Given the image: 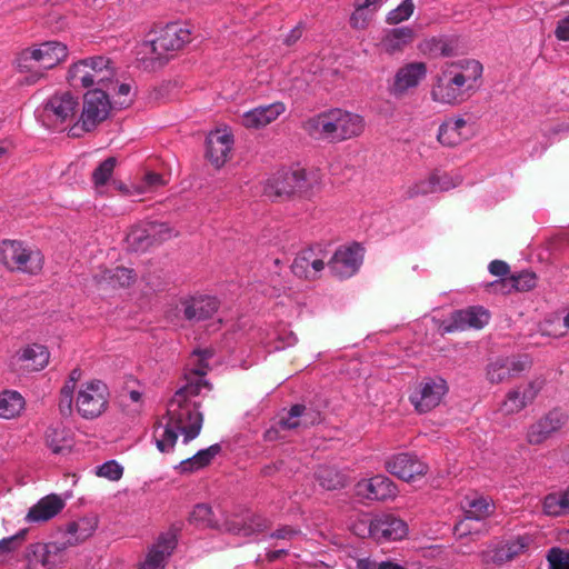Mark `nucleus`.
<instances>
[{
  "mask_svg": "<svg viewBox=\"0 0 569 569\" xmlns=\"http://www.w3.org/2000/svg\"><path fill=\"white\" fill-rule=\"evenodd\" d=\"M211 357L212 351L209 349L193 352L194 368L184 373V385L169 399L166 413L156 421L152 438L160 452H171L179 436H182V442L187 445L200 435L203 415L197 398L203 390H211L204 379L208 369L206 360Z\"/></svg>",
  "mask_w": 569,
  "mask_h": 569,
  "instance_id": "f257e3e1",
  "label": "nucleus"
},
{
  "mask_svg": "<svg viewBox=\"0 0 569 569\" xmlns=\"http://www.w3.org/2000/svg\"><path fill=\"white\" fill-rule=\"evenodd\" d=\"M483 67L475 59L446 62L433 77L430 97L442 106H458L467 101L480 88Z\"/></svg>",
  "mask_w": 569,
  "mask_h": 569,
  "instance_id": "f03ea898",
  "label": "nucleus"
},
{
  "mask_svg": "<svg viewBox=\"0 0 569 569\" xmlns=\"http://www.w3.org/2000/svg\"><path fill=\"white\" fill-rule=\"evenodd\" d=\"M305 128L315 138L343 141L360 136L365 129V121L359 114L332 109L310 118Z\"/></svg>",
  "mask_w": 569,
  "mask_h": 569,
  "instance_id": "7ed1b4c3",
  "label": "nucleus"
},
{
  "mask_svg": "<svg viewBox=\"0 0 569 569\" xmlns=\"http://www.w3.org/2000/svg\"><path fill=\"white\" fill-rule=\"evenodd\" d=\"M116 76L111 60L97 56L73 63L68 71V81L73 88L97 87L103 91Z\"/></svg>",
  "mask_w": 569,
  "mask_h": 569,
  "instance_id": "20e7f679",
  "label": "nucleus"
},
{
  "mask_svg": "<svg viewBox=\"0 0 569 569\" xmlns=\"http://www.w3.org/2000/svg\"><path fill=\"white\" fill-rule=\"evenodd\" d=\"M191 40L190 29L181 23H168L158 36L141 42L138 47V56L141 61H157L171 51L180 50Z\"/></svg>",
  "mask_w": 569,
  "mask_h": 569,
  "instance_id": "39448f33",
  "label": "nucleus"
},
{
  "mask_svg": "<svg viewBox=\"0 0 569 569\" xmlns=\"http://www.w3.org/2000/svg\"><path fill=\"white\" fill-rule=\"evenodd\" d=\"M319 184L318 173L306 169H293L277 172L268 179L264 193L272 198L290 197L292 194H309Z\"/></svg>",
  "mask_w": 569,
  "mask_h": 569,
  "instance_id": "423d86ee",
  "label": "nucleus"
},
{
  "mask_svg": "<svg viewBox=\"0 0 569 569\" xmlns=\"http://www.w3.org/2000/svg\"><path fill=\"white\" fill-rule=\"evenodd\" d=\"M0 263L9 271L38 274L43 268V256L19 240L0 242Z\"/></svg>",
  "mask_w": 569,
  "mask_h": 569,
  "instance_id": "0eeeda50",
  "label": "nucleus"
},
{
  "mask_svg": "<svg viewBox=\"0 0 569 569\" xmlns=\"http://www.w3.org/2000/svg\"><path fill=\"white\" fill-rule=\"evenodd\" d=\"M111 110L109 96L102 89L88 91L84 96L83 108L79 120L70 128L69 136L80 137L83 132L92 131L104 121Z\"/></svg>",
  "mask_w": 569,
  "mask_h": 569,
  "instance_id": "6e6552de",
  "label": "nucleus"
},
{
  "mask_svg": "<svg viewBox=\"0 0 569 569\" xmlns=\"http://www.w3.org/2000/svg\"><path fill=\"white\" fill-rule=\"evenodd\" d=\"M109 389L101 380H90L81 385L74 400L78 413L84 419L101 416L108 406Z\"/></svg>",
  "mask_w": 569,
  "mask_h": 569,
  "instance_id": "1a4fd4ad",
  "label": "nucleus"
},
{
  "mask_svg": "<svg viewBox=\"0 0 569 569\" xmlns=\"http://www.w3.org/2000/svg\"><path fill=\"white\" fill-rule=\"evenodd\" d=\"M79 101L70 92H59L50 97L39 110V117L47 128L57 129L72 121L78 111Z\"/></svg>",
  "mask_w": 569,
  "mask_h": 569,
  "instance_id": "9d476101",
  "label": "nucleus"
},
{
  "mask_svg": "<svg viewBox=\"0 0 569 569\" xmlns=\"http://www.w3.org/2000/svg\"><path fill=\"white\" fill-rule=\"evenodd\" d=\"M448 392L447 381L441 377L423 378L410 395V402L415 409L425 413L440 405Z\"/></svg>",
  "mask_w": 569,
  "mask_h": 569,
  "instance_id": "9b49d317",
  "label": "nucleus"
},
{
  "mask_svg": "<svg viewBox=\"0 0 569 569\" xmlns=\"http://www.w3.org/2000/svg\"><path fill=\"white\" fill-rule=\"evenodd\" d=\"M219 307L220 302L216 297L196 292L180 297L177 311L182 313L183 319L199 322L210 319Z\"/></svg>",
  "mask_w": 569,
  "mask_h": 569,
  "instance_id": "f8f14e48",
  "label": "nucleus"
},
{
  "mask_svg": "<svg viewBox=\"0 0 569 569\" xmlns=\"http://www.w3.org/2000/svg\"><path fill=\"white\" fill-rule=\"evenodd\" d=\"M64 546L57 542L32 543L27 548V569H54L64 561Z\"/></svg>",
  "mask_w": 569,
  "mask_h": 569,
  "instance_id": "ddd939ff",
  "label": "nucleus"
},
{
  "mask_svg": "<svg viewBox=\"0 0 569 569\" xmlns=\"http://www.w3.org/2000/svg\"><path fill=\"white\" fill-rule=\"evenodd\" d=\"M489 320L490 313L487 309L480 306H472L453 311L449 320L441 325V331L443 333H451L468 329H481Z\"/></svg>",
  "mask_w": 569,
  "mask_h": 569,
  "instance_id": "4468645a",
  "label": "nucleus"
},
{
  "mask_svg": "<svg viewBox=\"0 0 569 569\" xmlns=\"http://www.w3.org/2000/svg\"><path fill=\"white\" fill-rule=\"evenodd\" d=\"M368 531L378 542L401 540L408 535V526L395 515L380 513L370 520Z\"/></svg>",
  "mask_w": 569,
  "mask_h": 569,
  "instance_id": "2eb2a0df",
  "label": "nucleus"
},
{
  "mask_svg": "<svg viewBox=\"0 0 569 569\" xmlns=\"http://www.w3.org/2000/svg\"><path fill=\"white\" fill-rule=\"evenodd\" d=\"M362 259L363 249L358 243H355L338 248L329 260L328 266L335 276L349 278L359 270Z\"/></svg>",
  "mask_w": 569,
  "mask_h": 569,
  "instance_id": "dca6fc26",
  "label": "nucleus"
},
{
  "mask_svg": "<svg viewBox=\"0 0 569 569\" xmlns=\"http://www.w3.org/2000/svg\"><path fill=\"white\" fill-rule=\"evenodd\" d=\"M427 64L425 62H409L400 67L390 86V93L395 97H402L410 90L416 89L427 77Z\"/></svg>",
  "mask_w": 569,
  "mask_h": 569,
  "instance_id": "f3484780",
  "label": "nucleus"
},
{
  "mask_svg": "<svg viewBox=\"0 0 569 569\" xmlns=\"http://www.w3.org/2000/svg\"><path fill=\"white\" fill-rule=\"evenodd\" d=\"M137 273L133 269L117 266L113 268H100L93 274V281L98 290H118L131 287L137 281Z\"/></svg>",
  "mask_w": 569,
  "mask_h": 569,
  "instance_id": "a211bd4d",
  "label": "nucleus"
},
{
  "mask_svg": "<svg viewBox=\"0 0 569 569\" xmlns=\"http://www.w3.org/2000/svg\"><path fill=\"white\" fill-rule=\"evenodd\" d=\"M386 469L393 476L405 481H410L417 476L427 473V465L411 453H398L386 461Z\"/></svg>",
  "mask_w": 569,
  "mask_h": 569,
  "instance_id": "6ab92c4d",
  "label": "nucleus"
},
{
  "mask_svg": "<svg viewBox=\"0 0 569 569\" xmlns=\"http://www.w3.org/2000/svg\"><path fill=\"white\" fill-rule=\"evenodd\" d=\"M528 362L519 357H500L486 367V377L490 383H502L520 375Z\"/></svg>",
  "mask_w": 569,
  "mask_h": 569,
  "instance_id": "aec40b11",
  "label": "nucleus"
},
{
  "mask_svg": "<svg viewBox=\"0 0 569 569\" xmlns=\"http://www.w3.org/2000/svg\"><path fill=\"white\" fill-rule=\"evenodd\" d=\"M566 422V416L559 410H551L532 423L527 431L530 445H540L559 431Z\"/></svg>",
  "mask_w": 569,
  "mask_h": 569,
  "instance_id": "412c9836",
  "label": "nucleus"
},
{
  "mask_svg": "<svg viewBox=\"0 0 569 569\" xmlns=\"http://www.w3.org/2000/svg\"><path fill=\"white\" fill-rule=\"evenodd\" d=\"M357 493L367 499L389 500L393 499L398 489L388 477L377 475L370 479H363L357 483Z\"/></svg>",
  "mask_w": 569,
  "mask_h": 569,
  "instance_id": "4be33fe9",
  "label": "nucleus"
},
{
  "mask_svg": "<svg viewBox=\"0 0 569 569\" xmlns=\"http://www.w3.org/2000/svg\"><path fill=\"white\" fill-rule=\"evenodd\" d=\"M232 144V134L226 129H217L209 133L207 138V157L216 168L224 164Z\"/></svg>",
  "mask_w": 569,
  "mask_h": 569,
  "instance_id": "5701e85b",
  "label": "nucleus"
},
{
  "mask_svg": "<svg viewBox=\"0 0 569 569\" xmlns=\"http://www.w3.org/2000/svg\"><path fill=\"white\" fill-rule=\"evenodd\" d=\"M176 545L177 538L172 531L160 535L139 569H163L166 560L176 548Z\"/></svg>",
  "mask_w": 569,
  "mask_h": 569,
  "instance_id": "b1692460",
  "label": "nucleus"
},
{
  "mask_svg": "<svg viewBox=\"0 0 569 569\" xmlns=\"http://www.w3.org/2000/svg\"><path fill=\"white\" fill-rule=\"evenodd\" d=\"M286 111L282 102L253 108L242 114L241 123L248 129H260L274 121Z\"/></svg>",
  "mask_w": 569,
  "mask_h": 569,
  "instance_id": "393cba45",
  "label": "nucleus"
},
{
  "mask_svg": "<svg viewBox=\"0 0 569 569\" xmlns=\"http://www.w3.org/2000/svg\"><path fill=\"white\" fill-rule=\"evenodd\" d=\"M453 187L455 184L450 181L449 177L431 173L430 176L407 186L403 191V196L408 199H412L419 196L447 191Z\"/></svg>",
  "mask_w": 569,
  "mask_h": 569,
  "instance_id": "a878e982",
  "label": "nucleus"
},
{
  "mask_svg": "<svg viewBox=\"0 0 569 569\" xmlns=\"http://www.w3.org/2000/svg\"><path fill=\"white\" fill-rule=\"evenodd\" d=\"M325 260L319 258L312 248L300 251L295 258L291 270L302 279H315L323 269Z\"/></svg>",
  "mask_w": 569,
  "mask_h": 569,
  "instance_id": "bb28decb",
  "label": "nucleus"
},
{
  "mask_svg": "<svg viewBox=\"0 0 569 569\" xmlns=\"http://www.w3.org/2000/svg\"><path fill=\"white\" fill-rule=\"evenodd\" d=\"M39 68L49 70L63 62L68 56V47L59 41H46L33 46Z\"/></svg>",
  "mask_w": 569,
  "mask_h": 569,
  "instance_id": "cd10ccee",
  "label": "nucleus"
},
{
  "mask_svg": "<svg viewBox=\"0 0 569 569\" xmlns=\"http://www.w3.org/2000/svg\"><path fill=\"white\" fill-rule=\"evenodd\" d=\"M64 508V500L58 495H48L33 505L27 516L29 523L44 522L56 517Z\"/></svg>",
  "mask_w": 569,
  "mask_h": 569,
  "instance_id": "c85d7f7f",
  "label": "nucleus"
},
{
  "mask_svg": "<svg viewBox=\"0 0 569 569\" xmlns=\"http://www.w3.org/2000/svg\"><path fill=\"white\" fill-rule=\"evenodd\" d=\"M463 508L465 518L455 527L460 536L469 533V521H481L492 512V505L483 497L467 499Z\"/></svg>",
  "mask_w": 569,
  "mask_h": 569,
  "instance_id": "c756f323",
  "label": "nucleus"
},
{
  "mask_svg": "<svg viewBox=\"0 0 569 569\" xmlns=\"http://www.w3.org/2000/svg\"><path fill=\"white\" fill-rule=\"evenodd\" d=\"M467 127V121L461 117L448 119L439 127L437 139L445 147H456L469 138Z\"/></svg>",
  "mask_w": 569,
  "mask_h": 569,
  "instance_id": "7c9ffc66",
  "label": "nucleus"
},
{
  "mask_svg": "<svg viewBox=\"0 0 569 569\" xmlns=\"http://www.w3.org/2000/svg\"><path fill=\"white\" fill-rule=\"evenodd\" d=\"M16 359L24 370L40 371L48 366L50 353L44 346L32 343L18 351Z\"/></svg>",
  "mask_w": 569,
  "mask_h": 569,
  "instance_id": "2f4dec72",
  "label": "nucleus"
},
{
  "mask_svg": "<svg viewBox=\"0 0 569 569\" xmlns=\"http://www.w3.org/2000/svg\"><path fill=\"white\" fill-rule=\"evenodd\" d=\"M526 547L527 545L525 540L522 538H518L489 548L485 551L483 559L486 562L501 565L520 555Z\"/></svg>",
  "mask_w": 569,
  "mask_h": 569,
  "instance_id": "473e14b6",
  "label": "nucleus"
},
{
  "mask_svg": "<svg viewBox=\"0 0 569 569\" xmlns=\"http://www.w3.org/2000/svg\"><path fill=\"white\" fill-rule=\"evenodd\" d=\"M457 39L445 36L426 39L419 46L420 51L431 58L450 57L457 51Z\"/></svg>",
  "mask_w": 569,
  "mask_h": 569,
  "instance_id": "72a5a7b5",
  "label": "nucleus"
},
{
  "mask_svg": "<svg viewBox=\"0 0 569 569\" xmlns=\"http://www.w3.org/2000/svg\"><path fill=\"white\" fill-rule=\"evenodd\" d=\"M415 39V30L410 27H400L389 30L381 40L382 49L393 54L400 52Z\"/></svg>",
  "mask_w": 569,
  "mask_h": 569,
  "instance_id": "f704fd0d",
  "label": "nucleus"
},
{
  "mask_svg": "<svg viewBox=\"0 0 569 569\" xmlns=\"http://www.w3.org/2000/svg\"><path fill=\"white\" fill-rule=\"evenodd\" d=\"M537 284V277L533 272L522 271L517 276H511L509 278H503L500 281H495L491 283L496 290L501 291L502 293H509L512 290L516 291H528L535 288Z\"/></svg>",
  "mask_w": 569,
  "mask_h": 569,
  "instance_id": "c9c22d12",
  "label": "nucleus"
},
{
  "mask_svg": "<svg viewBox=\"0 0 569 569\" xmlns=\"http://www.w3.org/2000/svg\"><path fill=\"white\" fill-rule=\"evenodd\" d=\"M221 446L219 443L211 445L206 449L199 450L192 457L180 462L178 469L180 472H194L207 466L220 453Z\"/></svg>",
  "mask_w": 569,
  "mask_h": 569,
  "instance_id": "e433bc0d",
  "label": "nucleus"
},
{
  "mask_svg": "<svg viewBox=\"0 0 569 569\" xmlns=\"http://www.w3.org/2000/svg\"><path fill=\"white\" fill-rule=\"evenodd\" d=\"M264 527V520L258 516H248L241 520H231L223 523L227 531L241 537H250L262 531Z\"/></svg>",
  "mask_w": 569,
  "mask_h": 569,
  "instance_id": "4c0bfd02",
  "label": "nucleus"
},
{
  "mask_svg": "<svg viewBox=\"0 0 569 569\" xmlns=\"http://www.w3.org/2000/svg\"><path fill=\"white\" fill-rule=\"evenodd\" d=\"M16 68L19 72H30L31 81L36 82L43 77V69L39 68L38 59L33 47L21 50L14 59Z\"/></svg>",
  "mask_w": 569,
  "mask_h": 569,
  "instance_id": "58836bf2",
  "label": "nucleus"
},
{
  "mask_svg": "<svg viewBox=\"0 0 569 569\" xmlns=\"http://www.w3.org/2000/svg\"><path fill=\"white\" fill-rule=\"evenodd\" d=\"M315 422L313 418H309V413L307 409L302 405H295L288 411L287 417H282L278 421V428L281 430L284 429H296L299 427H307Z\"/></svg>",
  "mask_w": 569,
  "mask_h": 569,
  "instance_id": "ea45409f",
  "label": "nucleus"
},
{
  "mask_svg": "<svg viewBox=\"0 0 569 569\" xmlns=\"http://www.w3.org/2000/svg\"><path fill=\"white\" fill-rule=\"evenodd\" d=\"M128 248L132 251H146L154 246L149 232L148 223H141L130 229L127 234Z\"/></svg>",
  "mask_w": 569,
  "mask_h": 569,
  "instance_id": "a19ab883",
  "label": "nucleus"
},
{
  "mask_svg": "<svg viewBox=\"0 0 569 569\" xmlns=\"http://www.w3.org/2000/svg\"><path fill=\"white\" fill-rule=\"evenodd\" d=\"M23 408L24 399L19 392L10 390L0 392V418H14Z\"/></svg>",
  "mask_w": 569,
  "mask_h": 569,
  "instance_id": "79ce46f5",
  "label": "nucleus"
},
{
  "mask_svg": "<svg viewBox=\"0 0 569 569\" xmlns=\"http://www.w3.org/2000/svg\"><path fill=\"white\" fill-rule=\"evenodd\" d=\"M47 447L56 455L64 453L71 448V440L68 438L63 427H49L44 435Z\"/></svg>",
  "mask_w": 569,
  "mask_h": 569,
  "instance_id": "37998d69",
  "label": "nucleus"
},
{
  "mask_svg": "<svg viewBox=\"0 0 569 569\" xmlns=\"http://www.w3.org/2000/svg\"><path fill=\"white\" fill-rule=\"evenodd\" d=\"M97 529V520L96 518L84 517L78 519L68 525L67 532L70 536L68 538L69 543H77L79 541L86 540Z\"/></svg>",
  "mask_w": 569,
  "mask_h": 569,
  "instance_id": "c03bdc74",
  "label": "nucleus"
},
{
  "mask_svg": "<svg viewBox=\"0 0 569 569\" xmlns=\"http://www.w3.org/2000/svg\"><path fill=\"white\" fill-rule=\"evenodd\" d=\"M315 476L319 485L327 490H337L346 483L345 475L333 467H319Z\"/></svg>",
  "mask_w": 569,
  "mask_h": 569,
  "instance_id": "a18cd8bd",
  "label": "nucleus"
},
{
  "mask_svg": "<svg viewBox=\"0 0 569 569\" xmlns=\"http://www.w3.org/2000/svg\"><path fill=\"white\" fill-rule=\"evenodd\" d=\"M190 520L201 527L219 528V520L217 519L212 508L206 503L197 505L191 515Z\"/></svg>",
  "mask_w": 569,
  "mask_h": 569,
  "instance_id": "49530a36",
  "label": "nucleus"
},
{
  "mask_svg": "<svg viewBox=\"0 0 569 569\" xmlns=\"http://www.w3.org/2000/svg\"><path fill=\"white\" fill-rule=\"evenodd\" d=\"M416 9L413 0H402L401 3L390 10L386 16V22L391 26L399 24L410 19Z\"/></svg>",
  "mask_w": 569,
  "mask_h": 569,
  "instance_id": "de8ad7c7",
  "label": "nucleus"
},
{
  "mask_svg": "<svg viewBox=\"0 0 569 569\" xmlns=\"http://www.w3.org/2000/svg\"><path fill=\"white\" fill-rule=\"evenodd\" d=\"M117 159L114 157L103 160L92 172V182L97 190L104 187L112 177Z\"/></svg>",
  "mask_w": 569,
  "mask_h": 569,
  "instance_id": "09e8293b",
  "label": "nucleus"
},
{
  "mask_svg": "<svg viewBox=\"0 0 569 569\" xmlns=\"http://www.w3.org/2000/svg\"><path fill=\"white\" fill-rule=\"evenodd\" d=\"M527 407L525 400H522L520 388L509 391L503 400L500 410L505 415H513Z\"/></svg>",
  "mask_w": 569,
  "mask_h": 569,
  "instance_id": "8fccbe9b",
  "label": "nucleus"
},
{
  "mask_svg": "<svg viewBox=\"0 0 569 569\" xmlns=\"http://www.w3.org/2000/svg\"><path fill=\"white\" fill-rule=\"evenodd\" d=\"M543 512L548 516H560L568 513L563 492L560 495L550 493L543 499Z\"/></svg>",
  "mask_w": 569,
  "mask_h": 569,
  "instance_id": "3c124183",
  "label": "nucleus"
},
{
  "mask_svg": "<svg viewBox=\"0 0 569 569\" xmlns=\"http://www.w3.org/2000/svg\"><path fill=\"white\" fill-rule=\"evenodd\" d=\"M147 223L154 246L177 236L173 229L166 222L150 221Z\"/></svg>",
  "mask_w": 569,
  "mask_h": 569,
  "instance_id": "603ef678",
  "label": "nucleus"
},
{
  "mask_svg": "<svg viewBox=\"0 0 569 569\" xmlns=\"http://www.w3.org/2000/svg\"><path fill=\"white\" fill-rule=\"evenodd\" d=\"M375 14L376 12L366 9L362 6L359 7V3L355 1V10L350 17V24L352 28L358 30L366 29L373 19Z\"/></svg>",
  "mask_w": 569,
  "mask_h": 569,
  "instance_id": "864d4df0",
  "label": "nucleus"
},
{
  "mask_svg": "<svg viewBox=\"0 0 569 569\" xmlns=\"http://www.w3.org/2000/svg\"><path fill=\"white\" fill-rule=\"evenodd\" d=\"M76 382L67 380L60 390L59 410L63 416H68L72 412V405L74 399Z\"/></svg>",
  "mask_w": 569,
  "mask_h": 569,
  "instance_id": "5fc2aeb1",
  "label": "nucleus"
},
{
  "mask_svg": "<svg viewBox=\"0 0 569 569\" xmlns=\"http://www.w3.org/2000/svg\"><path fill=\"white\" fill-rule=\"evenodd\" d=\"M547 560L549 569H569V551L560 548H551Z\"/></svg>",
  "mask_w": 569,
  "mask_h": 569,
  "instance_id": "6e6d98bb",
  "label": "nucleus"
},
{
  "mask_svg": "<svg viewBox=\"0 0 569 569\" xmlns=\"http://www.w3.org/2000/svg\"><path fill=\"white\" fill-rule=\"evenodd\" d=\"M97 475L111 481L119 480L123 475V468L116 460H110L97 468Z\"/></svg>",
  "mask_w": 569,
  "mask_h": 569,
  "instance_id": "4d7b16f0",
  "label": "nucleus"
},
{
  "mask_svg": "<svg viewBox=\"0 0 569 569\" xmlns=\"http://www.w3.org/2000/svg\"><path fill=\"white\" fill-rule=\"evenodd\" d=\"M167 183L166 179L156 172H147L141 181V183L138 186V192L144 193L154 191L161 187H163Z\"/></svg>",
  "mask_w": 569,
  "mask_h": 569,
  "instance_id": "13d9d810",
  "label": "nucleus"
},
{
  "mask_svg": "<svg viewBox=\"0 0 569 569\" xmlns=\"http://www.w3.org/2000/svg\"><path fill=\"white\" fill-rule=\"evenodd\" d=\"M542 380L537 379L529 382L526 387L520 388L522 400L526 401L527 406L536 399L537 395L542 389Z\"/></svg>",
  "mask_w": 569,
  "mask_h": 569,
  "instance_id": "bf43d9fd",
  "label": "nucleus"
},
{
  "mask_svg": "<svg viewBox=\"0 0 569 569\" xmlns=\"http://www.w3.org/2000/svg\"><path fill=\"white\" fill-rule=\"evenodd\" d=\"M26 530H21L14 536L7 537L0 540V555L8 553L16 550L20 542L23 540Z\"/></svg>",
  "mask_w": 569,
  "mask_h": 569,
  "instance_id": "052dcab7",
  "label": "nucleus"
},
{
  "mask_svg": "<svg viewBox=\"0 0 569 569\" xmlns=\"http://www.w3.org/2000/svg\"><path fill=\"white\" fill-rule=\"evenodd\" d=\"M555 36L559 41H569V13L557 22Z\"/></svg>",
  "mask_w": 569,
  "mask_h": 569,
  "instance_id": "680f3d73",
  "label": "nucleus"
},
{
  "mask_svg": "<svg viewBox=\"0 0 569 569\" xmlns=\"http://www.w3.org/2000/svg\"><path fill=\"white\" fill-rule=\"evenodd\" d=\"M297 337L292 331H283L278 337V343L276 346L277 350L284 349L287 347L295 346L297 342Z\"/></svg>",
  "mask_w": 569,
  "mask_h": 569,
  "instance_id": "e2e57ef3",
  "label": "nucleus"
},
{
  "mask_svg": "<svg viewBox=\"0 0 569 569\" xmlns=\"http://www.w3.org/2000/svg\"><path fill=\"white\" fill-rule=\"evenodd\" d=\"M509 270V266L502 260H493L489 263V271L493 276L505 277Z\"/></svg>",
  "mask_w": 569,
  "mask_h": 569,
  "instance_id": "0e129e2a",
  "label": "nucleus"
},
{
  "mask_svg": "<svg viewBox=\"0 0 569 569\" xmlns=\"http://www.w3.org/2000/svg\"><path fill=\"white\" fill-rule=\"evenodd\" d=\"M299 535L298 530H295L290 527H282L278 530H276L271 537L277 539H291L295 536Z\"/></svg>",
  "mask_w": 569,
  "mask_h": 569,
  "instance_id": "69168bd1",
  "label": "nucleus"
},
{
  "mask_svg": "<svg viewBox=\"0 0 569 569\" xmlns=\"http://www.w3.org/2000/svg\"><path fill=\"white\" fill-rule=\"evenodd\" d=\"M359 3V7H365L366 9L372 10L377 12L386 0H355Z\"/></svg>",
  "mask_w": 569,
  "mask_h": 569,
  "instance_id": "338daca9",
  "label": "nucleus"
},
{
  "mask_svg": "<svg viewBox=\"0 0 569 569\" xmlns=\"http://www.w3.org/2000/svg\"><path fill=\"white\" fill-rule=\"evenodd\" d=\"M130 92H131V86L130 84H128V83L119 84V87H118V94L120 97L123 96L124 99L120 100L118 103L121 104V106L129 103L130 99H128V97H129Z\"/></svg>",
  "mask_w": 569,
  "mask_h": 569,
  "instance_id": "774afa93",
  "label": "nucleus"
}]
</instances>
